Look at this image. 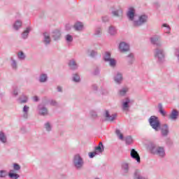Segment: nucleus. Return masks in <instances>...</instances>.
Instances as JSON below:
<instances>
[{"label":"nucleus","mask_w":179,"mask_h":179,"mask_svg":"<svg viewBox=\"0 0 179 179\" xmlns=\"http://www.w3.org/2000/svg\"><path fill=\"white\" fill-rule=\"evenodd\" d=\"M162 27L164 28V32L166 34H170V32L171 31V28L170 27V25L169 24H163Z\"/></svg>","instance_id":"nucleus-28"},{"label":"nucleus","mask_w":179,"mask_h":179,"mask_svg":"<svg viewBox=\"0 0 179 179\" xmlns=\"http://www.w3.org/2000/svg\"><path fill=\"white\" fill-rule=\"evenodd\" d=\"M8 178L10 179H19L20 178V175L16 173V172H15V171L13 170H10L8 173Z\"/></svg>","instance_id":"nucleus-17"},{"label":"nucleus","mask_w":179,"mask_h":179,"mask_svg":"<svg viewBox=\"0 0 179 179\" xmlns=\"http://www.w3.org/2000/svg\"><path fill=\"white\" fill-rule=\"evenodd\" d=\"M97 155H99V154L97 152H96L95 151H94L92 152L89 153V157H90V159H93V157H94L95 156H97Z\"/></svg>","instance_id":"nucleus-48"},{"label":"nucleus","mask_w":179,"mask_h":179,"mask_svg":"<svg viewBox=\"0 0 179 179\" xmlns=\"http://www.w3.org/2000/svg\"><path fill=\"white\" fill-rule=\"evenodd\" d=\"M69 65L71 69H78V64L75 61V59L70 60Z\"/></svg>","instance_id":"nucleus-30"},{"label":"nucleus","mask_w":179,"mask_h":179,"mask_svg":"<svg viewBox=\"0 0 179 179\" xmlns=\"http://www.w3.org/2000/svg\"><path fill=\"white\" fill-rule=\"evenodd\" d=\"M29 111H30V107L25 105L22 108V117H24L25 120L29 118Z\"/></svg>","instance_id":"nucleus-15"},{"label":"nucleus","mask_w":179,"mask_h":179,"mask_svg":"<svg viewBox=\"0 0 179 179\" xmlns=\"http://www.w3.org/2000/svg\"><path fill=\"white\" fill-rule=\"evenodd\" d=\"M74 29L75 30H76L77 31H82V30H83L85 29V26L83 25V22H77L75 24H74Z\"/></svg>","instance_id":"nucleus-19"},{"label":"nucleus","mask_w":179,"mask_h":179,"mask_svg":"<svg viewBox=\"0 0 179 179\" xmlns=\"http://www.w3.org/2000/svg\"><path fill=\"white\" fill-rule=\"evenodd\" d=\"M43 43L46 45L51 43V38L50 37V34L48 32H45L43 34Z\"/></svg>","instance_id":"nucleus-18"},{"label":"nucleus","mask_w":179,"mask_h":179,"mask_svg":"<svg viewBox=\"0 0 179 179\" xmlns=\"http://www.w3.org/2000/svg\"><path fill=\"white\" fill-rule=\"evenodd\" d=\"M111 59V53L110 52H106L103 55V59L105 62H108Z\"/></svg>","instance_id":"nucleus-36"},{"label":"nucleus","mask_w":179,"mask_h":179,"mask_svg":"<svg viewBox=\"0 0 179 179\" xmlns=\"http://www.w3.org/2000/svg\"><path fill=\"white\" fill-rule=\"evenodd\" d=\"M8 176V171L0 170V178H6V176Z\"/></svg>","instance_id":"nucleus-38"},{"label":"nucleus","mask_w":179,"mask_h":179,"mask_svg":"<svg viewBox=\"0 0 179 179\" xmlns=\"http://www.w3.org/2000/svg\"><path fill=\"white\" fill-rule=\"evenodd\" d=\"M105 117L106 118L107 121H114V120L117 118V114L114 113V114L110 115V113L108 112V110H106Z\"/></svg>","instance_id":"nucleus-14"},{"label":"nucleus","mask_w":179,"mask_h":179,"mask_svg":"<svg viewBox=\"0 0 179 179\" xmlns=\"http://www.w3.org/2000/svg\"><path fill=\"white\" fill-rule=\"evenodd\" d=\"M149 123L153 129L159 131V128H160V121L159 120V117L151 116L149 119Z\"/></svg>","instance_id":"nucleus-5"},{"label":"nucleus","mask_w":179,"mask_h":179,"mask_svg":"<svg viewBox=\"0 0 179 179\" xmlns=\"http://www.w3.org/2000/svg\"><path fill=\"white\" fill-rule=\"evenodd\" d=\"M158 110L159 113H160L163 117H166L167 115V112L164 110V109L163 108V105L162 103L158 104Z\"/></svg>","instance_id":"nucleus-29"},{"label":"nucleus","mask_w":179,"mask_h":179,"mask_svg":"<svg viewBox=\"0 0 179 179\" xmlns=\"http://www.w3.org/2000/svg\"><path fill=\"white\" fill-rule=\"evenodd\" d=\"M122 8H119L115 10L112 11V15L113 16H115L116 17H120V16H122Z\"/></svg>","instance_id":"nucleus-22"},{"label":"nucleus","mask_w":179,"mask_h":179,"mask_svg":"<svg viewBox=\"0 0 179 179\" xmlns=\"http://www.w3.org/2000/svg\"><path fill=\"white\" fill-rule=\"evenodd\" d=\"M10 66L13 71L17 70V62L13 57L10 58Z\"/></svg>","instance_id":"nucleus-24"},{"label":"nucleus","mask_w":179,"mask_h":179,"mask_svg":"<svg viewBox=\"0 0 179 179\" xmlns=\"http://www.w3.org/2000/svg\"><path fill=\"white\" fill-rule=\"evenodd\" d=\"M92 89L93 90H97V85H92Z\"/></svg>","instance_id":"nucleus-56"},{"label":"nucleus","mask_w":179,"mask_h":179,"mask_svg":"<svg viewBox=\"0 0 179 179\" xmlns=\"http://www.w3.org/2000/svg\"><path fill=\"white\" fill-rule=\"evenodd\" d=\"M88 54L90 55V57H96L97 55V52L94 50L88 51Z\"/></svg>","instance_id":"nucleus-47"},{"label":"nucleus","mask_w":179,"mask_h":179,"mask_svg":"<svg viewBox=\"0 0 179 179\" xmlns=\"http://www.w3.org/2000/svg\"><path fill=\"white\" fill-rule=\"evenodd\" d=\"M152 153L158 156V157H166V150L164 147L162 146H153L151 149Z\"/></svg>","instance_id":"nucleus-4"},{"label":"nucleus","mask_w":179,"mask_h":179,"mask_svg":"<svg viewBox=\"0 0 179 179\" xmlns=\"http://www.w3.org/2000/svg\"><path fill=\"white\" fill-rule=\"evenodd\" d=\"M38 111L40 115H48V109L43 105L38 106Z\"/></svg>","instance_id":"nucleus-12"},{"label":"nucleus","mask_w":179,"mask_h":179,"mask_svg":"<svg viewBox=\"0 0 179 179\" xmlns=\"http://www.w3.org/2000/svg\"><path fill=\"white\" fill-rule=\"evenodd\" d=\"M71 27H72V26H71L69 24H67L66 25V29H67V30H71Z\"/></svg>","instance_id":"nucleus-53"},{"label":"nucleus","mask_w":179,"mask_h":179,"mask_svg":"<svg viewBox=\"0 0 179 179\" xmlns=\"http://www.w3.org/2000/svg\"><path fill=\"white\" fill-rule=\"evenodd\" d=\"M0 142H1V143H8V137H6V134L2 131H0Z\"/></svg>","instance_id":"nucleus-23"},{"label":"nucleus","mask_w":179,"mask_h":179,"mask_svg":"<svg viewBox=\"0 0 179 179\" xmlns=\"http://www.w3.org/2000/svg\"><path fill=\"white\" fill-rule=\"evenodd\" d=\"M169 133H170V131L169 129V125L163 124L161 127V134L162 136H167Z\"/></svg>","instance_id":"nucleus-13"},{"label":"nucleus","mask_w":179,"mask_h":179,"mask_svg":"<svg viewBox=\"0 0 179 179\" xmlns=\"http://www.w3.org/2000/svg\"><path fill=\"white\" fill-rule=\"evenodd\" d=\"M17 57L20 61H23L26 59V55H24L23 52L20 51L17 53Z\"/></svg>","instance_id":"nucleus-41"},{"label":"nucleus","mask_w":179,"mask_h":179,"mask_svg":"<svg viewBox=\"0 0 179 179\" xmlns=\"http://www.w3.org/2000/svg\"><path fill=\"white\" fill-rule=\"evenodd\" d=\"M48 79V77L47 76V74L45 73H42L41 74V76H39V82L41 83H45V82H47V80Z\"/></svg>","instance_id":"nucleus-31"},{"label":"nucleus","mask_w":179,"mask_h":179,"mask_svg":"<svg viewBox=\"0 0 179 179\" xmlns=\"http://www.w3.org/2000/svg\"><path fill=\"white\" fill-rule=\"evenodd\" d=\"M98 155H100V153H103L104 152V145H103V143L100 142L99 145L95 147L94 150Z\"/></svg>","instance_id":"nucleus-21"},{"label":"nucleus","mask_w":179,"mask_h":179,"mask_svg":"<svg viewBox=\"0 0 179 179\" xmlns=\"http://www.w3.org/2000/svg\"><path fill=\"white\" fill-rule=\"evenodd\" d=\"M127 62L129 64H134V61H135V58L134 57V54L131 53L127 56Z\"/></svg>","instance_id":"nucleus-39"},{"label":"nucleus","mask_w":179,"mask_h":179,"mask_svg":"<svg viewBox=\"0 0 179 179\" xmlns=\"http://www.w3.org/2000/svg\"><path fill=\"white\" fill-rule=\"evenodd\" d=\"M114 80L116 83H121L122 82V74L121 73H117L114 77Z\"/></svg>","instance_id":"nucleus-26"},{"label":"nucleus","mask_w":179,"mask_h":179,"mask_svg":"<svg viewBox=\"0 0 179 179\" xmlns=\"http://www.w3.org/2000/svg\"><path fill=\"white\" fill-rule=\"evenodd\" d=\"M124 141H125L126 145H131L134 143V139L132 138V136H127L124 138Z\"/></svg>","instance_id":"nucleus-33"},{"label":"nucleus","mask_w":179,"mask_h":179,"mask_svg":"<svg viewBox=\"0 0 179 179\" xmlns=\"http://www.w3.org/2000/svg\"><path fill=\"white\" fill-rule=\"evenodd\" d=\"M30 31H31V27H27L25 29V30L21 34L22 38H23L24 40H26V38H27L29 37V34L30 33Z\"/></svg>","instance_id":"nucleus-16"},{"label":"nucleus","mask_w":179,"mask_h":179,"mask_svg":"<svg viewBox=\"0 0 179 179\" xmlns=\"http://www.w3.org/2000/svg\"><path fill=\"white\" fill-rule=\"evenodd\" d=\"M154 57L159 64L164 62V59L166 58L164 50L159 48H155L154 50Z\"/></svg>","instance_id":"nucleus-2"},{"label":"nucleus","mask_w":179,"mask_h":179,"mask_svg":"<svg viewBox=\"0 0 179 179\" xmlns=\"http://www.w3.org/2000/svg\"><path fill=\"white\" fill-rule=\"evenodd\" d=\"M131 170V164L127 162L121 164V172L124 175L129 174Z\"/></svg>","instance_id":"nucleus-8"},{"label":"nucleus","mask_w":179,"mask_h":179,"mask_svg":"<svg viewBox=\"0 0 179 179\" xmlns=\"http://www.w3.org/2000/svg\"><path fill=\"white\" fill-rule=\"evenodd\" d=\"M108 33L110 36H115V34H117V28L113 25L110 26L108 30Z\"/></svg>","instance_id":"nucleus-25"},{"label":"nucleus","mask_w":179,"mask_h":179,"mask_svg":"<svg viewBox=\"0 0 179 179\" xmlns=\"http://www.w3.org/2000/svg\"><path fill=\"white\" fill-rule=\"evenodd\" d=\"M115 134L118 138V139H120V141H124V134H122V133L121 132V130L120 129H116L115 130Z\"/></svg>","instance_id":"nucleus-34"},{"label":"nucleus","mask_w":179,"mask_h":179,"mask_svg":"<svg viewBox=\"0 0 179 179\" xmlns=\"http://www.w3.org/2000/svg\"><path fill=\"white\" fill-rule=\"evenodd\" d=\"M118 48L120 52H128L129 51V44L126 42H120Z\"/></svg>","instance_id":"nucleus-10"},{"label":"nucleus","mask_w":179,"mask_h":179,"mask_svg":"<svg viewBox=\"0 0 179 179\" xmlns=\"http://www.w3.org/2000/svg\"><path fill=\"white\" fill-rule=\"evenodd\" d=\"M170 120H172V121H176L177 118H178V111L176 109H173L171 112V113L169 115Z\"/></svg>","instance_id":"nucleus-20"},{"label":"nucleus","mask_w":179,"mask_h":179,"mask_svg":"<svg viewBox=\"0 0 179 179\" xmlns=\"http://www.w3.org/2000/svg\"><path fill=\"white\" fill-rule=\"evenodd\" d=\"M148 20H149V17L148 15L141 14L138 15V20H136L133 22V26L134 27H141V26H143V24L148 23Z\"/></svg>","instance_id":"nucleus-1"},{"label":"nucleus","mask_w":179,"mask_h":179,"mask_svg":"<svg viewBox=\"0 0 179 179\" xmlns=\"http://www.w3.org/2000/svg\"><path fill=\"white\" fill-rule=\"evenodd\" d=\"M73 81L76 82V83H79L80 82V76L78 73H75L73 75Z\"/></svg>","instance_id":"nucleus-37"},{"label":"nucleus","mask_w":179,"mask_h":179,"mask_svg":"<svg viewBox=\"0 0 179 179\" xmlns=\"http://www.w3.org/2000/svg\"><path fill=\"white\" fill-rule=\"evenodd\" d=\"M13 169L14 172L20 171L21 166L18 164L15 163L13 164Z\"/></svg>","instance_id":"nucleus-44"},{"label":"nucleus","mask_w":179,"mask_h":179,"mask_svg":"<svg viewBox=\"0 0 179 179\" xmlns=\"http://www.w3.org/2000/svg\"><path fill=\"white\" fill-rule=\"evenodd\" d=\"M65 40H66L67 44H71V43H72L73 41V36H72V35H71V34H67L65 36Z\"/></svg>","instance_id":"nucleus-35"},{"label":"nucleus","mask_w":179,"mask_h":179,"mask_svg":"<svg viewBox=\"0 0 179 179\" xmlns=\"http://www.w3.org/2000/svg\"><path fill=\"white\" fill-rule=\"evenodd\" d=\"M136 13V10H135V8L132 6L129 7L127 12V19H129V20H130L131 22L135 21Z\"/></svg>","instance_id":"nucleus-7"},{"label":"nucleus","mask_w":179,"mask_h":179,"mask_svg":"<svg viewBox=\"0 0 179 179\" xmlns=\"http://www.w3.org/2000/svg\"><path fill=\"white\" fill-rule=\"evenodd\" d=\"M50 104L51 106H57V101H54V100H52L50 101Z\"/></svg>","instance_id":"nucleus-52"},{"label":"nucleus","mask_w":179,"mask_h":179,"mask_svg":"<svg viewBox=\"0 0 179 179\" xmlns=\"http://www.w3.org/2000/svg\"><path fill=\"white\" fill-rule=\"evenodd\" d=\"M150 43H152L154 45L159 47H162L163 45V43H162V41H160V36L155 35L154 36H152L150 38Z\"/></svg>","instance_id":"nucleus-9"},{"label":"nucleus","mask_w":179,"mask_h":179,"mask_svg":"<svg viewBox=\"0 0 179 179\" xmlns=\"http://www.w3.org/2000/svg\"><path fill=\"white\" fill-rule=\"evenodd\" d=\"M108 62L110 66H111L112 68H115V65H117V61L113 58L109 59Z\"/></svg>","instance_id":"nucleus-42"},{"label":"nucleus","mask_w":179,"mask_h":179,"mask_svg":"<svg viewBox=\"0 0 179 179\" xmlns=\"http://www.w3.org/2000/svg\"><path fill=\"white\" fill-rule=\"evenodd\" d=\"M176 57H177V59H178V62L179 64V50H178V52L176 54Z\"/></svg>","instance_id":"nucleus-57"},{"label":"nucleus","mask_w":179,"mask_h":179,"mask_svg":"<svg viewBox=\"0 0 179 179\" xmlns=\"http://www.w3.org/2000/svg\"><path fill=\"white\" fill-rule=\"evenodd\" d=\"M109 20H110V17H108V15H105L102 17V22H103L104 23L108 22Z\"/></svg>","instance_id":"nucleus-49"},{"label":"nucleus","mask_w":179,"mask_h":179,"mask_svg":"<svg viewBox=\"0 0 179 179\" xmlns=\"http://www.w3.org/2000/svg\"><path fill=\"white\" fill-rule=\"evenodd\" d=\"M52 37H53L54 40H59V37H61V32L59 30H56L53 32Z\"/></svg>","instance_id":"nucleus-32"},{"label":"nucleus","mask_w":179,"mask_h":179,"mask_svg":"<svg viewBox=\"0 0 179 179\" xmlns=\"http://www.w3.org/2000/svg\"><path fill=\"white\" fill-rule=\"evenodd\" d=\"M127 92H128V87H123L120 90V95L125 96V94H127Z\"/></svg>","instance_id":"nucleus-43"},{"label":"nucleus","mask_w":179,"mask_h":179,"mask_svg":"<svg viewBox=\"0 0 179 179\" xmlns=\"http://www.w3.org/2000/svg\"><path fill=\"white\" fill-rule=\"evenodd\" d=\"M131 101L129 98H125L122 101V110L124 113H128L131 107Z\"/></svg>","instance_id":"nucleus-6"},{"label":"nucleus","mask_w":179,"mask_h":179,"mask_svg":"<svg viewBox=\"0 0 179 179\" xmlns=\"http://www.w3.org/2000/svg\"><path fill=\"white\" fill-rule=\"evenodd\" d=\"M12 94H13V96H17L18 92H17V87L13 88V90L12 92Z\"/></svg>","instance_id":"nucleus-50"},{"label":"nucleus","mask_w":179,"mask_h":179,"mask_svg":"<svg viewBox=\"0 0 179 179\" xmlns=\"http://www.w3.org/2000/svg\"><path fill=\"white\" fill-rule=\"evenodd\" d=\"M130 156L132 159L136 160L137 163H141V157L135 149L131 150Z\"/></svg>","instance_id":"nucleus-11"},{"label":"nucleus","mask_w":179,"mask_h":179,"mask_svg":"<svg viewBox=\"0 0 179 179\" xmlns=\"http://www.w3.org/2000/svg\"><path fill=\"white\" fill-rule=\"evenodd\" d=\"M90 115H92V117H93V118H96V117H97V113H96V112H91Z\"/></svg>","instance_id":"nucleus-51"},{"label":"nucleus","mask_w":179,"mask_h":179,"mask_svg":"<svg viewBox=\"0 0 179 179\" xmlns=\"http://www.w3.org/2000/svg\"><path fill=\"white\" fill-rule=\"evenodd\" d=\"M73 166L77 170H82L83 168V164L85 162H83V158L80 157L79 154H77L74 156L73 160Z\"/></svg>","instance_id":"nucleus-3"},{"label":"nucleus","mask_w":179,"mask_h":179,"mask_svg":"<svg viewBox=\"0 0 179 179\" xmlns=\"http://www.w3.org/2000/svg\"><path fill=\"white\" fill-rule=\"evenodd\" d=\"M22 20H17L13 25V29H15V30H19V29H20V27H22Z\"/></svg>","instance_id":"nucleus-27"},{"label":"nucleus","mask_w":179,"mask_h":179,"mask_svg":"<svg viewBox=\"0 0 179 179\" xmlns=\"http://www.w3.org/2000/svg\"><path fill=\"white\" fill-rule=\"evenodd\" d=\"M32 100H33L34 101H38V96H34V97L32 98Z\"/></svg>","instance_id":"nucleus-54"},{"label":"nucleus","mask_w":179,"mask_h":179,"mask_svg":"<svg viewBox=\"0 0 179 179\" xmlns=\"http://www.w3.org/2000/svg\"><path fill=\"white\" fill-rule=\"evenodd\" d=\"M94 34L95 36H101V27L96 28L94 31Z\"/></svg>","instance_id":"nucleus-46"},{"label":"nucleus","mask_w":179,"mask_h":179,"mask_svg":"<svg viewBox=\"0 0 179 179\" xmlns=\"http://www.w3.org/2000/svg\"><path fill=\"white\" fill-rule=\"evenodd\" d=\"M45 129L48 131L50 132L51 129H52V125L50 122H47L45 123Z\"/></svg>","instance_id":"nucleus-40"},{"label":"nucleus","mask_w":179,"mask_h":179,"mask_svg":"<svg viewBox=\"0 0 179 179\" xmlns=\"http://www.w3.org/2000/svg\"><path fill=\"white\" fill-rule=\"evenodd\" d=\"M57 89V92H62V87L58 86Z\"/></svg>","instance_id":"nucleus-55"},{"label":"nucleus","mask_w":179,"mask_h":179,"mask_svg":"<svg viewBox=\"0 0 179 179\" xmlns=\"http://www.w3.org/2000/svg\"><path fill=\"white\" fill-rule=\"evenodd\" d=\"M95 179H99L98 178H96Z\"/></svg>","instance_id":"nucleus-58"},{"label":"nucleus","mask_w":179,"mask_h":179,"mask_svg":"<svg viewBox=\"0 0 179 179\" xmlns=\"http://www.w3.org/2000/svg\"><path fill=\"white\" fill-rule=\"evenodd\" d=\"M27 100H29V98L26 95H22L20 98V101L21 103H27Z\"/></svg>","instance_id":"nucleus-45"}]
</instances>
